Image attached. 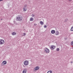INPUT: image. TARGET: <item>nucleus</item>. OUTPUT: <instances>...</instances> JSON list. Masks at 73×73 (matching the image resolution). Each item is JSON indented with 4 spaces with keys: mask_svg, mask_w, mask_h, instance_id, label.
I'll return each mask as SVG.
<instances>
[{
    "mask_svg": "<svg viewBox=\"0 0 73 73\" xmlns=\"http://www.w3.org/2000/svg\"><path fill=\"white\" fill-rule=\"evenodd\" d=\"M12 35L13 36H15V35H16V33L15 32H13L12 33Z\"/></svg>",
    "mask_w": 73,
    "mask_h": 73,
    "instance_id": "f8f14e48",
    "label": "nucleus"
},
{
    "mask_svg": "<svg viewBox=\"0 0 73 73\" xmlns=\"http://www.w3.org/2000/svg\"><path fill=\"white\" fill-rule=\"evenodd\" d=\"M47 73H52V71L51 70L48 71Z\"/></svg>",
    "mask_w": 73,
    "mask_h": 73,
    "instance_id": "4468645a",
    "label": "nucleus"
},
{
    "mask_svg": "<svg viewBox=\"0 0 73 73\" xmlns=\"http://www.w3.org/2000/svg\"><path fill=\"white\" fill-rule=\"evenodd\" d=\"M40 24L41 25H43L44 24V23L42 21H40Z\"/></svg>",
    "mask_w": 73,
    "mask_h": 73,
    "instance_id": "ddd939ff",
    "label": "nucleus"
},
{
    "mask_svg": "<svg viewBox=\"0 0 73 73\" xmlns=\"http://www.w3.org/2000/svg\"><path fill=\"white\" fill-rule=\"evenodd\" d=\"M3 0H0V1H3Z\"/></svg>",
    "mask_w": 73,
    "mask_h": 73,
    "instance_id": "393cba45",
    "label": "nucleus"
},
{
    "mask_svg": "<svg viewBox=\"0 0 73 73\" xmlns=\"http://www.w3.org/2000/svg\"><path fill=\"white\" fill-rule=\"evenodd\" d=\"M72 45V46L73 47V44Z\"/></svg>",
    "mask_w": 73,
    "mask_h": 73,
    "instance_id": "bb28decb",
    "label": "nucleus"
},
{
    "mask_svg": "<svg viewBox=\"0 0 73 73\" xmlns=\"http://www.w3.org/2000/svg\"><path fill=\"white\" fill-rule=\"evenodd\" d=\"M51 32L52 34H54V33H55L56 31L55 30H52L51 31Z\"/></svg>",
    "mask_w": 73,
    "mask_h": 73,
    "instance_id": "9d476101",
    "label": "nucleus"
},
{
    "mask_svg": "<svg viewBox=\"0 0 73 73\" xmlns=\"http://www.w3.org/2000/svg\"><path fill=\"white\" fill-rule=\"evenodd\" d=\"M28 5H24V7H23V11L24 12H25L26 11H27V9L26 8L27 7Z\"/></svg>",
    "mask_w": 73,
    "mask_h": 73,
    "instance_id": "20e7f679",
    "label": "nucleus"
},
{
    "mask_svg": "<svg viewBox=\"0 0 73 73\" xmlns=\"http://www.w3.org/2000/svg\"><path fill=\"white\" fill-rule=\"evenodd\" d=\"M70 30L71 31H73V26L71 27Z\"/></svg>",
    "mask_w": 73,
    "mask_h": 73,
    "instance_id": "f3484780",
    "label": "nucleus"
},
{
    "mask_svg": "<svg viewBox=\"0 0 73 73\" xmlns=\"http://www.w3.org/2000/svg\"><path fill=\"white\" fill-rule=\"evenodd\" d=\"M39 69V67L38 66H37L34 69L33 71L34 72H36L37 70H38Z\"/></svg>",
    "mask_w": 73,
    "mask_h": 73,
    "instance_id": "f03ea898",
    "label": "nucleus"
},
{
    "mask_svg": "<svg viewBox=\"0 0 73 73\" xmlns=\"http://www.w3.org/2000/svg\"><path fill=\"white\" fill-rule=\"evenodd\" d=\"M44 52H45L46 53H49V50L47 48H45L44 49Z\"/></svg>",
    "mask_w": 73,
    "mask_h": 73,
    "instance_id": "7ed1b4c3",
    "label": "nucleus"
},
{
    "mask_svg": "<svg viewBox=\"0 0 73 73\" xmlns=\"http://www.w3.org/2000/svg\"><path fill=\"white\" fill-rule=\"evenodd\" d=\"M34 25L35 26H36V25H37V24H36V23H35L34 24Z\"/></svg>",
    "mask_w": 73,
    "mask_h": 73,
    "instance_id": "412c9836",
    "label": "nucleus"
},
{
    "mask_svg": "<svg viewBox=\"0 0 73 73\" xmlns=\"http://www.w3.org/2000/svg\"><path fill=\"white\" fill-rule=\"evenodd\" d=\"M56 50L57 51H59V50H60V49L59 48H57L56 49Z\"/></svg>",
    "mask_w": 73,
    "mask_h": 73,
    "instance_id": "6ab92c4d",
    "label": "nucleus"
},
{
    "mask_svg": "<svg viewBox=\"0 0 73 73\" xmlns=\"http://www.w3.org/2000/svg\"><path fill=\"white\" fill-rule=\"evenodd\" d=\"M7 61H3L2 63L1 64V66H3V65L4 66L6 64H7Z\"/></svg>",
    "mask_w": 73,
    "mask_h": 73,
    "instance_id": "39448f33",
    "label": "nucleus"
},
{
    "mask_svg": "<svg viewBox=\"0 0 73 73\" xmlns=\"http://www.w3.org/2000/svg\"><path fill=\"white\" fill-rule=\"evenodd\" d=\"M68 20V19H65L64 21L65 22H67Z\"/></svg>",
    "mask_w": 73,
    "mask_h": 73,
    "instance_id": "dca6fc26",
    "label": "nucleus"
},
{
    "mask_svg": "<svg viewBox=\"0 0 73 73\" xmlns=\"http://www.w3.org/2000/svg\"><path fill=\"white\" fill-rule=\"evenodd\" d=\"M71 64H73V61H71Z\"/></svg>",
    "mask_w": 73,
    "mask_h": 73,
    "instance_id": "b1692460",
    "label": "nucleus"
},
{
    "mask_svg": "<svg viewBox=\"0 0 73 73\" xmlns=\"http://www.w3.org/2000/svg\"><path fill=\"white\" fill-rule=\"evenodd\" d=\"M23 18L22 17H19L17 18L16 20L17 21H21Z\"/></svg>",
    "mask_w": 73,
    "mask_h": 73,
    "instance_id": "f257e3e1",
    "label": "nucleus"
},
{
    "mask_svg": "<svg viewBox=\"0 0 73 73\" xmlns=\"http://www.w3.org/2000/svg\"><path fill=\"white\" fill-rule=\"evenodd\" d=\"M59 34V32H58V31H57L55 32V35H58Z\"/></svg>",
    "mask_w": 73,
    "mask_h": 73,
    "instance_id": "9b49d317",
    "label": "nucleus"
},
{
    "mask_svg": "<svg viewBox=\"0 0 73 73\" xmlns=\"http://www.w3.org/2000/svg\"><path fill=\"white\" fill-rule=\"evenodd\" d=\"M33 18H31L30 19V21H33Z\"/></svg>",
    "mask_w": 73,
    "mask_h": 73,
    "instance_id": "2eb2a0df",
    "label": "nucleus"
},
{
    "mask_svg": "<svg viewBox=\"0 0 73 73\" xmlns=\"http://www.w3.org/2000/svg\"><path fill=\"white\" fill-rule=\"evenodd\" d=\"M32 15L33 17H34L35 16V15H34V14H33Z\"/></svg>",
    "mask_w": 73,
    "mask_h": 73,
    "instance_id": "5701e85b",
    "label": "nucleus"
},
{
    "mask_svg": "<svg viewBox=\"0 0 73 73\" xmlns=\"http://www.w3.org/2000/svg\"><path fill=\"white\" fill-rule=\"evenodd\" d=\"M29 63V62L27 60H25L24 61V65L26 66L28 65Z\"/></svg>",
    "mask_w": 73,
    "mask_h": 73,
    "instance_id": "423d86ee",
    "label": "nucleus"
},
{
    "mask_svg": "<svg viewBox=\"0 0 73 73\" xmlns=\"http://www.w3.org/2000/svg\"><path fill=\"white\" fill-rule=\"evenodd\" d=\"M27 68H25L23 71V73H27Z\"/></svg>",
    "mask_w": 73,
    "mask_h": 73,
    "instance_id": "1a4fd4ad",
    "label": "nucleus"
},
{
    "mask_svg": "<svg viewBox=\"0 0 73 73\" xmlns=\"http://www.w3.org/2000/svg\"><path fill=\"white\" fill-rule=\"evenodd\" d=\"M71 45H72L73 44V41H72V42H71Z\"/></svg>",
    "mask_w": 73,
    "mask_h": 73,
    "instance_id": "aec40b11",
    "label": "nucleus"
},
{
    "mask_svg": "<svg viewBox=\"0 0 73 73\" xmlns=\"http://www.w3.org/2000/svg\"><path fill=\"white\" fill-rule=\"evenodd\" d=\"M44 28H46V25H45L44 26Z\"/></svg>",
    "mask_w": 73,
    "mask_h": 73,
    "instance_id": "4be33fe9",
    "label": "nucleus"
},
{
    "mask_svg": "<svg viewBox=\"0 0 73 73\" xmlns=\"http://www.w3.org/2000/svg\"><path fill=\"white\" fill-rule=\"evenodd\" d=\"M56 46L54 45H52L51 46L50 48L52 50H53L54 49V48H55Z\"/></svg>",
    "mask_w": 73,
    "mask_h": 73,
    "instance_id": "6e6552de",
    "label": "nucleus"
},
{
    "mask_svg": "<svg viewBox=\"0 0 73 73\" xmlns=\"http://www.w3.org/2000/svg\"><path fill=\"white\" fill-rule=\"evenodd\" d=\"M4 40L2 39L0 40V44L2 45V44H4Z\"/></svg>",
    "mask_w": 73,
    "mask_h": 73,
    "instance_id": "0eeeda50",
    "label": "nucleus"
},
{
    "mask_svg": "<svg viewBox=\"0 0 73 73\" xmlns=\"http://www.w3.org/2000/svg\"><path fill=\"white\" fill-rule=\"evenodd\" d=\"M69 1H71V0H69Z\"/></svg>",
    "mask_w": 73,
    "mask_h": 73,
    "instance_id": "a878e982",
    "label": "nucleus"
},
{
    "mask_svg": "<svg viewBox=\"0 0 73 73\" xmlns=\"http://www.w3.org/2000/svg\"><path fill=\"white\" fill-rule=\"evenodd\" d=\"M23 36H25V35H26V33H23Z\"/></svg>",
    "mask_w": 73,
    "mask_h": 73,
    "instance_id": "a211bd4d",
    "label": "nucleus"
}]
</instances>
